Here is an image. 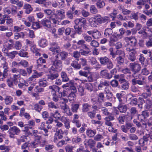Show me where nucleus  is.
I'll return each mask as SVG.
<instances>
[{"instance_id":"61","label":"nucleus","mask_w":152,"mask_h":152,"mask_svg":"<svg viewBox=\"0 0 152 152\" xmlns=\"http://www.w3.org/2000/svg\"><path fill=\"white\" fill-rule=\"evenodd\" d=\"M58 76V73H56L54 74H52L51 75H48V78L51 80H53L55 79Z\"/></svg>"},{"instance_id":"41","label":"nucleus","mask_w":152,"mask_h":152,"mask_svg":"<svg viewBox=\"0 0 152 152\" xmlns=\"http://www.w3.org/2000/svg\"><path fill=\"white\" fill-rule=\"evenodd\" d=\"M64 132L62 130H59L58 131H57L55 134V136L58 137L59 139H62L63 137V134Z\"/></svg>"},{"instance_id":"46","label":"nucleus","mask_w":152,"mask_h":152,"mask_svg":"<svg viewBox=\"0 0 152 152\" xmlns=\"http://www.w3.org/2000/svg\"><path fill=\"white\" fill-rule=\"evenodd\" d=\"M99 102H103L104 99V94L102 93H99L98 97Z\"/></svg>"},{"instance_id":"10","label":"nucleus","mask_w":152,"mask_h":152,"mask_svg":"<svg viewBox=\"0 0 152 152\" xmlns=\"http://www.w3.org/2000/svg\"><path fill=\"white\" fill-rule=\"evenodd\" d=\"M49 49L54 54H56L61 51L60 47L55 44H53Z\"/></svg>"},{"instance_id":"7","label":"nucleus","mask_w":152,"mask_h":152,"mask_svg":"<svg viewBox=\"0 0 152 152\" xmlns=\"http://www.w3.org/2000/svg\"><path fill=\"white\" fill-rule=\"evenodd\" d=\"M124 40L128 45L132 46H135L137 43L136 39L135 37H125Z\"/></svg>"},{"instance_id":"34","label":"nucleus","mask_w":152,"mask_h":152,"mask_svg":"<svg viewBox=\"0 0 152 152\" xmlns=\"http://www.w3.org/2000/svg\"><path fill=\"white\" fill-rule=\"evenodd\" d=\"M6 55L9 57V58H14L16 55L17 54L18 52L14 51L9 53H5Z\"/></svg>"},{"instance_id":"18","label":"nucleus","mask_w":152,"mask_h":152,"mask_svg":"<svg viewBox=\"0 0 152 152\" xmlns=\"http://www.w3.org/2000/svg\"><path fill=\"white\" fill-rule=\"evenodd\" d=\"M149 116V114L146 111H143L141 115H139L138 118L139 120H142Z\"/></svg>"},{"instance_id":"35","label":"nucleus","mask_w":152,"mask_h":152,"mask_svg":"<svg viewBox=\"0 0 152 152\" xmlns=\"http://www.w3.org/2000/svg\"><path fill=\"white\" fill-rule=\"evenodd\" d=\"M4 16H5L4 17V18H7L6 21L7 25L8 26H12V23L13 22V20L12 19L9 18V16L6 15H4Z\"/></svg>"},{"instance_id":"50","label":"nucleus","mask_w":152,"mask_h":152,"mask_svg":"<svg viewBox=\"0 0 152 152\" xmlns=\"http://www.w3.org/2000/svg\"><path fill=\"white\" fill-rule=\"evenodd\" d=\"M51 116H53L56 119H59L61 116L60 114L57 111H55L54 113H51Z\"/></svg>"},{"instance_id":"3","label":"nucleus","mask_w":152,"mask_h":152,"mask_svg":"<svg viewBox=\"0 0 152 152\" xmlns=\"http://www.w3.org/2000/svg\"><path fill=\"white\" fill-rule=\"evenodd\" d=\"M75 25L74 27L78 34H80L82 32V28L83 25H86V20L83 17L77 18L75 20Z\"/></svg>"},{"instance_id":"20","label":"nucleus","mask_w":152,"mask_h":152,"mask_svg":"<svg viewBox=\"0 0 152 152\" xmlns=\"http://www.w3.org/2000/svg\"><path fill=\"white\" fill-rule=\"evenodd\" d=\"M31 51L33 53H35L36 56H40L41 55L38 51V50L36 47V46L34 43L33 45L31 47Z\"/></svg>"},{"instance_id":"6","label":"nucleus","mask_w":152,"mask_h":152,"mask_svg":"<svg viewBox=\"0 0 152 152\" xmlns=\"http://www.w3.org/2000/svg\"><path fill=\"white\" fill-rule=\"evenodd\" d=\"M127 51L129 54L128 58L132 61H134L136 59L135 54L136 53L135 50L133 48H126Z\"/></svg>"},{"instance_id":"14","label":"nucleus","mask_w":152,"mask_h":152,"mask_svg":"<svg viewBox=\"0 0 152 152\" xmlns=\"http://www.w3.org/2000/svg\"><path fill=\"white\" fill-rule=\"evenodd\" d=\"M123 38L121 35L119 34H117V33L114 32L113 34L110 37V40L112 41H116L118 40L119 39H121Z\"/></svg>"},{"instance_id":"47","label":"nucleus","mask_w":152,"mask_h":152,"mask_svg":"<svg viewBox=\"0 0 152 152\" xmlns=\"http://www.w3.org/2000/svg\"><path fill=\"white\" fill-rule=\"evenodd\" d=\"M18 55L22 57H26L28 55V53L25 51L24 50L22 49L18 53Z\"/></svg>"},{"instance_id":"21","label":"nucleus","mask_w":152,"mask_h":152,"mask_svg":"<svg viewBox=\"0 0 152 152\" xmlns=\"http://www.w3.org/2000/svg\"><path fill=\"white\" fill-rule=\"evenodd\" d=\"M4 47L8 49H10L12 48L13 46V41L12 40H10L4 44Z\"/></svg>"},{"instance_id":"56","label":"nucleus","mask_w":152,"mask_h":152,"mask_svg":"<svg viewBox=\"0 0 152 152\" xmlns=\"http://www.w3.org/2000/svg\"><path fill=\"white\" fill-rule=\"evenodd\" d=\"M60 56L62 60H64L68 56L67 53L65 52H62L60 53Z\"/></svg>"},{"instance_id":"22","label":"nucleus","mask_w":152,"mask_h":152,"mask_svg":"<svg viewBox=\"0 0 152 152\" xmlns=\"http://www.w3.org/2000/svg\"><path fill=\"white\" fill-rule=\"evenodd\" d=\"M23 8L26 10V13L28 14L30 13L33 10L31 5L28 4H25L23 6Z\"/></svg>"},{"instance_id":"12","label":"nucleus","mask_w":152,"mask_h":152,"mask_svg":"<svg viewBox=\"0 0 152 152\" xmlns=\"http://www.w3.org/2000/svg\"><path fill=\"white\" fill-rule=\"evenodd\" d=\"M41 24L43 26L46 28H50L51 25V21L46 18H44L41 20Z\"/></svg>"},{"instance_id":"64","label":"nucleus","mask_w":152,"mask_h":152,"mask_svg":"<svg viewBox=\"0 0 152 152\" xmlns=\"http://www.w3.org/2000/svg\"><path fill=\"white\" fill-rule=\"evenodd\" d=\"M74 93L71 92L70 93L68 98L70 101H73L75 98V94Z\"/></svg>"},{"instance_id":"45","label":"nucleus","mask_w":152,"mask_h":152,"mask_svg":"<svg viewBox=\"0 0 152 152\" xmlns=\"http://www.w3.org/2000/svg\"><path fill=\"white\" fill-rule=\"evenodd\" d=\"M39 142L38 140H35L31 142L30 145L33 148H36L38 146Z\"/></svg>"},{"instance_id":"53","label":"nucleus","mask_w":152,"mask_h":152,"mask_svg":"<svg viewBox=\"0 0 152 152\" xmlns=\"http://www.w3.org/2000/svg\"><path fill=\"white\" fill-rule=\"evenodd\" d=\"M86 142L87 143V144L88 145L91 146H94L95 144V142L94 140L92 139H89L88 140H86Z\"/></svg>"},{"instance_id":"1","label":"nucleus","mask_w":152,"mask_h":152,"mask_svg":"<svg viewBox=\"0 0 152 152\" xmlns=\"http://www.w3.org/2000/svg\"><path fill=\"white\" fill-rule=\"evenodd\" d=\"M110 20L109 18L107 16L102 17L99 14L96 15L93 17L88 18V21L90 26L95 28L99 24L108 22Z\"/></svg>"},{"instance_id":"43","label":"nucleus","mask_w":152,"mask_h":152,"mask_svg":"<svg viewBox=\"0 0 152 152\" xmlns=\"http://www.w3.org/2000/svg\"><path fill=\"white\" fill-rule=\"evenodd\" d=\"M90 9L91 13L95 14L98 13V11L95 5H91Z\"/></svg>"},{"instance_id":"13","label":"nucleus","mask_w":152,"mask_h":152,"mask_svg":"<svg viewBox=\"0 0 152 152\" xmlns=\"http://www.w3.org/2000/svg\"><path fill=\"white\" fill-rule=\"evenodd\" d=\"M70 88L73 93H75L77 92L76 87H77V83L73 80H70L69 82Z\"/></svg>"},{"instance_id":"38","label":"nucleus","mask_w":152,"mask_h":152,"mask_svg":"<svg viewBox=\"0 0 152 152\" xmlns=\"http://www.w3.org/2000/svg\"><path fill=\"white\" fill-rule=\"evenodd\" d=\"M105 5L104 2L101 1V0H99L96 3V5L97 7L99 9L103 8L104 7Z\"/></svg>"},{"instance_id":"39","label":"nucleus","mask_w":152,"mask_h":152,"mask_svg":"<svg viewBox=\"0 0 152 152\" xmlns=\"http://www.w3.org/2000/svg\"><path fill=\"white\" fill-rule=\"evenodd\" d=\"M79 105L77 104H73L72 105V110L74 113H77L79 107Z\"/></svg>"},{"instance_id":"9","label":"nucleus","mask_w":152,"mask_h":152,"mask_svg":"<svg viewBox=\"0 0 152 152\" xmlns=\"http://www.w3.org/2000/svg\"><path fill=\"white\" fill-rule=\"evenodd\" d=\"M87 33L88 34L92 35V37L94 39H97L100 37L101 33L96 29L88 31Z\"/></svg>"},{"instance_id":"24","label":"nucleus","mask_w":152,"mask_h":152,"mask_svg":"<svg viewBox=\"0 0 152 152\" xmlns=\"http://www.w3.org/2000/svg\"><path fill=\"white\" fill-rule=\"evenodd\" d=\"M25 37V34L23 32L20 33L16 32L14 34V39H18L20 38H23Z\"/></svg>"},{"instance_id":"59","label":"nucleus","mask_w":152,"mask_h":152,"mask_svg":"<svg viewBox=\"0 0 152 152\" xmlns=\"http://www.w3.org/2000/svg\"><path fill=\"white\" fill-rule=\"evenodd\" d=\"M89 106L87 104H85L83 105V111L86 112L89 110Z\"/></svg>"},{"instance_id":"44","label":"nucleus","mask_w":152,"mask_h":152,"mask_svg":"<svg viewBox=\"0 0 152 152\" xmlns=\"http://www.w3.org/2000/svg\"><path fill=\"white\" fill-rule=\"evenodd\" d=\"M152 105L151 102L149 99H147L146 101V104L145 106V107L146 110H149L151 107Z\"/></svg>"},{"instance_id":"37","label":"nucleus","mask_w":152,"mask_h":152,"mask_svg":"<svg viewBox=\"0 0 152 152\" xmlns=\"http://www.w3.org/2000/svg\"><path fill=\"white\" fill-rule=\"evenodd\" d=\"M72 66L75 69H80L81 66L77 61H73L71 64Z\"/></svg>"},{"instance_id":"51","label":"nucleus","mask_w":152,"mask_h":152,"mask_svg":"<svg viewBox=\"0 0 152 152\" xmlns=\"http://www.w3.org/2000/svg\"><path fill=\"white\" fill-rule=\"evenodd\" d=\"M22 46V44L20 41H17L16 42L15 45V47L16 49L20 50Z\"/></svg>"},{"instance_id":"15","label":"nucleus","mask_w":152,"mask_h":152,"mask_svg":"<svg viewBox=\"0 0 152 152\" xmlns=\"http://www.w3.org/2000/svg\"><path fill=\"white\" fill-rule=\"evenodd\" d=\"M101 75L104 78L110 79L112 78V75H110L107 72V70L104 69L101 71Z\"/></svg>"},{"instance_id":"60","label":"nucleus","mask_w":152,"mask_h":152,"mask_svg":"<svg viewBox=\"0 0 152 152\" xmlns=\"http://www.w3.org/2000/svg\"><path fill=\"white\" fill-rule=\"evenodd\" d=\"M74 147L70 145H67L65 147L66 152H72Z\"/></svg>"},{"instance_id":"26","label":"nucleus","mask_w":152,"mask_h":152,"mask_svg":"<svg viewBox=\"0 0 152 152\" xmlns=\"http://www.w3.org/2000/svg\"><path fill=\"white\" fill-rule=\"evenodd\" d=\"M96 133V130L88 129L86 131V134L89 137H94Z\"/></svg>"},{"instance_id":"23","label":"nucleus","mask_w":152,"mask_h":152,"mask_svg":"<svg viewBox=\"0 0 152 152\" xmlns=\"http://www.w3.org/2000/svg\"><path fill=\"white\" fill-rule=\"evenodd\" d=\"M85 49L86 50L83 49L80 50V53L81 55L84 56H87L91 52L89 48H88L86 45L85 46Z\"/></svg>"},{"instance_id":"16","label":"nucleus","mask_w":152,"mask_h":152,"mask_svg":"<svg viewBox=\"0 0 152 152\" xmlns=\"http://www.w3.org/2000/svg\"><path fill=\"white\" fill-rule=\"evenodd\" d=\"M49 89L51 90V92L52 94L56 93V92H59L60 90V87L55 85L49 86Z\"/></svg>"},{"instance_id":"58","label":"nucleus","mask_w":152,"mask_h":152,"mask_svg":"<svg viewBox=\"0 0 152 152\" xmlns=\"http://www.w3.org/2000/svg\"><path fill=\"white\" fill-rule=\"evenodd\" d=\"M44 12L47 15H51V16L52 15H53L54 14V13H53V11L50 10H49V9H48V10H43Z\"/></svg>"},{"instance_id":"31","label":"nucleus","mask_w":152,"mask_h":152,"mask_svg":"<svg viewBox=\"0 0 152 152\" xmlns=\"http://www.w3.org/2000/svg\"><path fill=\"white\" fill-rule=\"evenodd\" d=\"M13 100L12 97L7 96L4 99L5 103L7 105H10L11 104Z\"/></svg>"},{"instance_id":"54","label":"nucleus","mask_w":152,"mask_h":152,"mask_svg":"<svg viewBox=\"0 0 152 152\" xmlns=\"http://www.w3.org/2000/svg\"><path fill=\"white\" fill-rule=\"evenodd\" d=\"M19 64H20V65L23 67H26L28 66V63L25 60H22L19 63Z\"/></svg>"},{"instance_id":"40","label":"nucleus","mask_w":152,"mask_h":152,"mask_svg":"<svg viewBox=\"0 0 152 152\" xmlns=\"http://www.w3.org/2000/svg\"><path fill=\"white\" fill-rule=\"evenodd\" d=\"M20 75L18 74H15L13 76V83L15 84H18V79L20 78Z\"/></svg>"},{"instance_id":"29","label":"nucleus","mask_w":152,"mask_h":152,"mask_svg":"<svg viewBox=\"0 0 152 152\" xmlns=\"http://www.w3.org/2000/svg\"><path fill=\"white\" fill-rule=\"evenodd\" d=\"M113 31L112 29L106 28L105 29L104 33V34L105 37H109L110 35L112 34Z\"/></svg>"},{"instance_id":"49","label":"nucleus","mask_w":152,"mask_h":152,"mask_svg":"<svg viewBox=\"0 0 152 152\" xmlns=\"http://www.w3.org/2000/svg\"><path fill=\"white\" fill-rule=\"evenodd\" d=\"M103 137L101 134H97L94 137V140L96 141H99L103 139Z\"/></svg>"},{"instance_id":"11","label":"nucleus","mask_w":152,"mask_h":152,"mask_svg":"<svg viewBox=\"0 0 152 152\" xmlns=\"http://www.w3.org/2000/svg\"><path fill=\"white\" fill-rule=\"evenodd\" d=\"M49 49L54 54H56L61 51L60 47L55 44H53Z\"/></svg>"},{"instance_id":"63","label":"nucleus","mask_w":152,"mask_h":152,"mask_svg":"<svg viewBox=\"0 0 152 152\" xmlns=\"http://www.w3.org/2000/svg\"><path fill=\"white\" fill-rule=\"evenodd\" d=\"M111 87L110 86H107L105 88V89H104V91L106 94L110 93V96H111L112 93L111 92Z\"/></svg>"},{"instance_id":"2","label":"nucleus","mask_w":152,"mask_h":152,"mask_svg":"<svg viewBox=\"0 0 152 152\" xmlns=\"http://www.w3.org/2000/svg\"><path fill=\"white\" fill-rule=\"evenodd\" d=\"M65 11L63 9L56 11V14L50 17V19L53 23L56 24L59 22L60 20L64 19L65 17Z\"/></svg>"},{"instance_id":"36","label":"nucleus","mask_w":152,"mask_h":152,"mask_svg":"<svg viewBox=\"0 0 152 152\" xmlns=\"http://www.w3.org/2000/svg\"><path fill=\"white\" fill-rule=\"evenodd\" d=\"M125 92L124 91L121 92L120 93H118L116 94V96L117 98L118 99L119 102L122 101V98L124 95Z\"/></svg>"},{"instance_id":"17","label":"nucleus","mask_w":152,"mask_h":152,"mask_svg":"<svg viewBox=\"0 0 152 152\" xmlns=\"http://www.w3.org/2000/svg\"><path fill=\"white\" fill-rule=\"evenodd\" d=\"M62 109L64 110V112L69 115H71L72 113L70 111V109L68 107L66 104H64V106L62 107Z\"/></svg>"},{"instance_id":"8","label":"nucleus","mask_w":152,"mask_h":152,"mask_svg":"<svg viewBox=\"0 0 152 152\" xmlns=\"http://www.w3.org/2000/svg\"><path fill=\"white\" fill-rule=\"evenodd\" d=\"M130 67L132 72H138L141 69L140 65L136 62L130 63Z\"/></svg>"},{"instance_id":"28","label":"nucleus","mask_w":152,"mask_h":152,"mask_svg":"<svg viewBox=\"0 0 152 152\" xmlns=\"http://www.w3.org/2000/svg\"><path fill=\"white\" fill-rule=\"evenodd\" d=\"M109 58L107 57H101L99 58L100 63L102 64H106L109 62Z\"/></svg>"},{"instance_id":"57","label":"nucleus","mask_w":152,"mask_h":152,"mask_svg":"<svg viewBox=\"0 0 152 152\" xmlns=\"http://www.w3.org/2000/svg\"><path fill=\"white\" fill-rule=\"evenodd\" d=\"M85 88L88 90L91 91L93 90V86L91 83H88L85 84Z\"/></svg>"},{"instance_id":"27","label":"nucleus","mask_w":152,"mask_h":152,"mask_svg":"<svg viewBox=\"0 0 152 152\" xmlns=\"http://www.w3.org/2000/svg\"><path fill=\"white\" fill-rule=\"evenodd\" d=\"M48 82L44 78H41L39 80V84L41 86L45 87L47 86Z\"/></svg>"},{"instance_id":"62","label":"nucleus","mask_w":152,"mask_h":152,"mask_svg":"<svg viewBox=\"0 0 152 152\" xmlns=\"http://www.w3.org/2000/svg\"><path fill=\"white\" fill-rule=\"evenodd\" d=\"M42 108L41 106L37 104H36L34 105V109L36 111L40 112Z\"/></svg>"},{"instance_id":"25","label":"nucleus","mask_w":152,"mask_h":152,"mask_svg":"<svg viewBox=\"0 0 152 152\" xmlns=\"http://www.w3.org/2000/svg\"><path fill=\"white\" fill-rule=\"evenodd\" d=\"M39 45L42 47H44L47 45V42L46 39H42L38 42Z\"/></svg>"},{"instance_id":"48","label":"nucleus","mask_w":152,"mask_h":152,"mask_svg":"<svg viewBox=\"0 0 152 152\" xmlns=\"http://www.w3.org/2000/svg\"><path fill=\"white\" fill-rule=\"evenodd\" d=\"M45 60L43 59L42 57H40L38 59L37 61V63L38 65V66H41L42 64L45 63Z\"/></svg>"},{"instance_id":"32","label":"nucleus","mask_w":152,"mask_h":152,"mask_svg":"<svg viewBox=\"0 0 152 152\" xmlns=\"http://www.w3.org/2000/svg\"><path fill=\"white\" fill-rule=\"evenodd\" d=\"M26 137V136L23 135L21 136L19 139H17V145H20L22 142H25V140L27 139Z\"/></svg>"},{"instance_id":"42","label":"nucleus","mask_w":152,"mask_h":152,"mask_svg":"<svg viewBox=\"0 0 152 152\" xmlns=\"http://www.w3.org/2000/svg\"><path fill=\"white\" fill-rule=\"evenodd\" d=\"M33 29H37L41 28V26L40 25L39 22H34L32 25Z\"/></svg>"},{"instance_id":"19","label":"nucleus","mask_w":152,"mask_h":152,"mask_svg":"<svg viewBox=\"0 0 152 152\" xmlns=\"http://www.w3.org/2000/svg\"><path fill=\"white\" fill-rule=\"evenodd\" d=\"M120 82L122 84L121 87L123 89H128L129 87L128 83L124 78L120 79Z\"/></svg>"},{"instance_id":"30","label":"nucleus","mask_w":152,"mask_h":152,"mask_svg":"<svg viewBox=\"0 0 152 152\" xmlns=\"http://www.w3.org/2000/svg\"><path fill=\"white\" fill-rule=\"evenodd\" d=\"M127 107L126 105L120 104L118 108L121 113H125L127 110Z\"/></svg>"},{"instance_id":"33","label":"nucleus","mask_w":152,"mask_h":152,"mask_svg":"<svg viewBox=\"0 0 152 152\" xmlns=\"http://www.w3.org/2000/svg\"><path fill=\"white\" fill-rule=\"evenodd\" d=\"M61 76L63 82H66L69 81V78L68 77L66 74L64 72H61Z\"/></svg>"},{"instance_id":"52","label":"nucleus","mask_w":152,"mask_h":152,"mask_svg":"<svg viewBox=\"0 0 152 152\" xmlns=\"http://www.w3.org/2000/svg\"><path fill=\"white\" fill-rule=\"evenodd\" d=\"M48 107L50 108H54L55 109H56L58 108V106L55 105L54 104V102H49Z\"/></svg>"},{"instance_id":"55","label":"nucleus","mask_w":152,"mask_h":152,"mask_svg":"<svg viewBox=\"0 0 152 152\" xmlns=\"http://www.w3.org/2000/svg\"><path fill=\"white\" fill-rule=\"evenodd\" d=\"M78 89L79 94L80 96H83L84 95L85 93L84 92V89L83 87L80 86L78 87Z\"/></svg>"},{"instance_id":"4","label":"nucleus","mask_w":152,"mask_h":152,"mask_svg":"<svg viewBox=\"0 0 152 152\" xmlns=\"http://www.w3.org/2000/svg\"><path fill=\"white\" fill-rule=\"evenodd\" d=\"M21 131L19 128L16 126L10 127L8 131L9 136L12 138H15V135H18L20 133Z\"/></svg>"},{"instance_id":"5","label":"nucleus","mask_w":152,"mask_h":152,"mask_svg":"<svg viewBox=\"0 0 152 152\" xmlns=\"http://www.w3.org/2000/svg\"><path fill=\"white\" fill-rule=\"evenodd\" d=\"M51 69L58 72L62 69V63L60 60H56L53 61Z\"/></svg>"}]
</instances>
